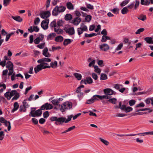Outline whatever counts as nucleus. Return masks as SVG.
<instances>
[{"label": "nucleus", "mask_w": 153, "mask_h": 153, "mask_svg": "<svg viewBox=\"0 0 153 153\" xmlns=\"http://www.w3.org/2000/svg\"><path fill=\"white\" fill-rule=\"evenodd\" d=\"M121 13L123 14H127L129 11L128 7H124L121 10Z\"/></svg>", "instance_id": "obj_31"}, {"label": "nucleus", "mask_w": 153, "mask_h": 153, "mask_svg": "<svg viewBox=\"0 0 153 153\" xmlns=\"http://www.w3.org/2000/svg\"><path fill=\"white\" fill-rule=\"evenodd\" d=\"M85 5L88 9H90V10H93L94 8V6L91 5L90 4H88L87 2L85 3Z\"/></svg>", "instance_id": "obj_40"}, {"label": "nucleus", "mask_w": 153, "mask_h": 153, "mask_svg": "<svg viewBox=\"0 0 153 153\" xmlns=\"http://www.w3.org/2000/svg\"><path fill=\"white\" fill-rule=\"evenodd\" d=\"M94 102L93 100V97H92L91 99L87 100L86 103L88 104H91L94 103Z\"/></svg>", "instance_id": "obj_62"}, {"label": "nucleus", "mask_w": 153, "mask_h": 153, "mask_svg": "<svg viewBox=\"0 0 153 153\" xmlns=\"http://www.w3.org/2000/svg\"><path fill=\"white\" fill-rule=\"evenodd\" d=\"M19 107V105L17 102H15L13 104V108L11 111V113H13L18 110Z\"/></svg>", "instance_id": "obj_17"}, {"label": "nucleus", "mask_w": 153, "mask_h": 153, "mask_svg": "<svg viewBox=\"0 0 153 153\" xmlns=\"http://www.w3.org/2000/svg\"><path fill=\"white\" fill-rule=\"evenodd\" d=\"M56 25V21L55 20H54L50 24V26L51 28L52 29L53 27H55Z\"/></svg>", "instance_id": "obj_41"}, {"label": "nucleus", "mask_w": 153, "mask_h": 153, "mask_svg": "<svg viewBox=\"0 0 153 153\" xmlns=\"http://www.w3.org/2000/svg\"><path fill=\"white\" fill-rule=\"evenodd\" d=\"M141 4L142 5H148L150 4V0H141Z\"/></svg>", "instance_id": "obj_28"}, {"label": "nucleus", "mask_w": 153, "mask_h": 153, "mask_svg": "<svg viewBox=\"0 0 153 153\" xmlns=\"http://www.w3.org/2000/svg\"><path fill=\"white\" fill-rule=\"evenodd\" d=\"M49 115V112L48 111H45L43 113V116L44 118H47Z\"/></svg>", "instance_id": "obj_53"}, {"label": "nucleus", "mask_w": 153, "mask_h": 153, "mask_svg": "<svg viewBox=\"0 0 153 153\" xmlns=\"http://www.w3.org/2000/svg\"><path fill=\"white\" fill-rule=\"evenodd\" d=\"M144 40L146 42L149 44H153V40L152 38L151 37H146L145 38Z\"/></svg>", "instance_id": "obj_21"}, {"label": "nucleus", "mask_w": 153, "mask_h": 153, "mask_svg": "<svg viewBox=\"0 0 153 153\" xmlns=\"http://www.w3.org/2000/svg\"><path fill=\"white\" fill-rule=\"evenodd\" d=\"M19 97V93L17 92L16 94L13 97L12 99V100H17Z\"/></svg>", "instance_id": "obj_49"}, {"label": "nucleus", "mask_w": 153, "mask_h": 153, "mask_svg": "<svg viewBox=\"0 0 153 153\" xmlns=\"http://www.w3.org/2000/svg\"><path fill=\"white\" fill-rule=\"evenodd\" d=\"M29 42L30 44L33 43V35H31L29 37Z\"/></svg>", "instance_id": "obj_54"}, {"label": "nucleus", "mask_w": 153, "mask_h": 153, "mask_svg": "<svg viewBox=\"0 0 153 153\" xmlns=\"http://www.w3.org/2000/svg\"><path fill=\"white\" fill-rule=\"evenodd\" d=\"M37 62L39 63H40V64H45L46 65L48 64L47 63L44 62L43 58H42V59H41L38 60L37 61Z\"/></svg>", "instance_id": "obj_60"}, {"label": "nucleus", "mask_w": 153, "mask_h": 153, "mask_svg": "<svg viewBox=\"0 0 153 153\" xmlns=\"http://www.w3.org/2000/svg\"><path fill=\"white\" fill-rule=\"evenodd\" d=\"M111 11H112L114 13L117 14L118 13L119 9L117 8H115L112 10H111Z\"/></svg>", "instance_id": "obj_59"}, {"label": "nucleus", "mask_w": 153, "mask_h": 153, "mask_svg": "<svg viewBox=\"0 0 153 153\" xmlns=\"http://www.w3.org/2000/svg\"><path fill=\"white\" fill-rule=\"evenodd\" d=\"M51 102L52 104L55 105H57L59 104V102L57 99L53 100Z\"/></svg>", "instance_id": "obj_47"}, {"label": "nucleus", "mask_w": 153, "mask_h": 153, "mask_svg": "<svg viewBox=\"0 0 153 153\" xmlns=\"http://www.w3.org/2000/svg\"><path fill=\"white\" fill-rule=\"evenodd\" d=\"M73 75L78 80H80L81 79L82 76L81 74L77 73H74Z\"/></svg>", "instance_id": "obj_25"}, {"label": "nucleus", "mask_w": 153, "mask_h": 153, "mask_svg": "<svg viewBox=\"0 0 153 153\" xmlns=\"http://www.w3.org/2000/svg\"><path fill=\"white\" fill-rule=\"evenodd\" d=\"M67 8L69 10H73L74 9V6L70 2H68L66 4Z\"/></svg>", "instance_id": "obj_19"}, {"label": "nucleus", "mask_w": 153, "mask_h": 153, "mask_svg": "<svg viewBox=\"0 0 153 153\" xmlns=\"http://www.w3.org/2000/svg\"><path fill=\"white\" fill-rule=\"evenodd\" d=\"M136 102L135 100H131L128 102L129 105L131 106H132L135 104Z\"/></svg>", "instance_id": "obj_55"}, {"label": "nucleus", "mask_w": 153, "mask_h": 153, "mask_svg": "<svg viewBox=\"0 0 153 153\" xmlns=\"http://www.w3.org/2000/svg\"><path fill=\"white\" fill-rule=\"evenodd\" d=\"M92 16L90 15L86 16L85 18V20L86 22H89L91 20Z\"/></svg>", "instance_id": "obj_37"}, {"label": "nucleus", "mask_w": 153, "mask_h": 153, "mask_svg": "<svg viewBox=\"0 0 153 153\" xmlns=\"http://www.w3.org/2000/svg\"><path fill=\"white\" fill-rule=\"evenodd\" d=\"M130 0H125L123 1L120 4V6L121 7H123L126 5L127 4H128Z\"/></svg>", "instance_id": "obj_35"}, {"label": "nucleus", "mask_w": 153, "mask_h": 153, "mask_svg": "<svg viewBox=\"0 0 153 153\" xmlns=\"http://www.w3.org/2000/svg\"><path fill=\"white\" fill-rule=\"evenodd\" d=\"M48 48L47 47L45 48L42 51V54L46 57H50L51 56V55L48 52Z\"/></svg>", "instance_id": "obj_15"}, {"label": "nucleus", "mask_w": 153, "mask_h": 153, "mask_svg": "<svg viewBox=\"0 0 153 153\" xmlns=\"http://www.w3.org/2000/svg\"><path fill=\"white\" fill-rule=\"evenodd\" d=\"M107 75L105 74L102 73L101 74L100 79L104 80L107 79Z\"/></svg>", "instance_id": "obj_39"}, {"label": "nucleus", "mask_w": 153, "mask_h": 153, "mask_svg": "<svg viewBox=\"0 0 153 153\" xmlns=\"http://www.w3.org/2000/svg\"><path fill=\"white\" fill-rule=\"evenodd\" d=\"M72 41L73 40H71L69 39H65L63 43V45L65 46H66L70 44Z\"/></svg>", "instance_id": "obj_22"}, {"label": "nucleus", "mask_w": 153, "mask_h": 153, "mask_svg": "<svg viewBox=\"0 0 153 153\" xmlns=\"http://www.w3.org/2000/svg\"><path fill=\"white\" fill-rule=\"evenodd\" d=\"M123 86L122 85L119 84H115L114 85V88L116 89L119 90L120 89V87H122Z\"/></svg>", "instance_id": "obj_56"}, {"label": "nucleus", "mask_w": 153, "mask_h": 153, "mask_svg": "<svg viewBox=\"0 0 153 153\" xmlns=\"http://www.w3.org/2000/svg\"><path fill=\"white\" fill-rule=\"evenodd\" d=\"M63 38L61 36H59L56 37L55 40L57 42H61L63 41Z\"/></svg>", "instance_id": "obj_24"}, {"label": "nucleus", "mask_w": 153, "mask_h": 153, "mask_svg": "<svg viewBox=\"0 0 153 153\" xmlns=\"http://www.w3.org/2000/svg\"><path fill=\"white\" fill-rule=\"evenodd\" d=\"M153 135V131H149L138 133L137 134H131V136H134L136 135L145 136L146 135Z\"/></svg>", "instance_id": "obj_10"}, {"label": "nucleus", "mask_w": 153, "mask_h": 153, "mask_svg": "<svg viewBox=\"0 0 153 153\" xmlns=\"http://www.w3.org/2000/svg\"><path fill=\"white\" fill-rule=\"evenodd\" d=\"M72 18V15L70 14H67L66 15L65 19L66 20H70Z\"/></svg>", "instance_id": "obj_34"}, {"label": "nucleus", "mask_w": 153, "mask_h": 153, "mask_svg": "<svg viewBox=\"0 0 153 153\" xmlns=\"http://www.w3.org/2000/svg\"><path fill=\"white\" fill-rule=\"evenodd\" d=\"M73 21L74 25H77L81 22V19L79 17H76L74 19Z\"/></svg>", "instance_id": "obj_16"}, {"label": "nucleus", "mask_w": 153, "mask_h": 153, "mask_svg": "<svg viewBox=\"0 0 153 153\" xmlns=\"http://www.w3.org/2000/svg\"><path fill=\"white\" fill-rule=\"evenodd\" d=\"M135 2L133 1L132 3H131L127 7L129 9H131L134 8V10H136L139 7L140 1L138 0H135Z\"/></svg>", "instance_id": "obj_4"}, {"label": "nucleus", "mask_w": 153, "mask_h": 153, "mask_svg": "<svg viewBox=\"0 0 153 153\" xmlns=\"http://www.w3.org/2000/svg\"><path fill=\"white\" fill-rule=\"evenodd\" d=\"M92 97L93 100L95 102L97 101L98 100H99V99L100 100H102L103 99H104V98H105L106 97L104 96H101L96 94L94 95Z\"/></svg>", "instance_id": "obj_12"}, {"label": "nucleus", "mask_w": 153, "mask_h": 153, "mask_svg": "<svg viewBox=\"0 0 153 153\" xmlns=\"http://www.w3.org/2000/svg\"><path fill=\"white\" fill-rule=\"evenodd\" d=\"M85 80L86 84H90L93 82V80L90 76H88L86 77L85 78Z\"/></svg>", "instance_id": "obj_26"}, {"label": "nucleus", "mask_w": 153, "mask_h": 153, "mask_svg": "<svg viewBox=\"0 0 153 153\" xmlns=\"http://www.w3.org/2000/svg\"><path fill=\"white\" fill-rule=\"evenodd\" d=\"M17 91L15 90H13L10 93V98L8 99V100H10L11 97L14 95L16 94L17 93Z\"/></svg>", "instance_id": "obj_29"}, {"label": "nucleus", "mask_w": 153, "mask_h": 153, "mask_svg": "<svg viewBox=\"0 0 153 153\" xmlns=\"http://www.w3.org/2000/svg\"><path fill=\"white\" fill-rule=\"evenodd\" d=\"M40 19L39 17H37L36 19H35L34 22V24L36 25H37L39 22H40Z\"/></svg>", "instance_id": "obj_61"}, {"label": "nucleus", "mask_w": 153, "mask_h": 153, "mask_svg": "<svg viewBox=\"0 0 153 153\" xmlns=\"http://www.w3.org/2000/svg\"><path fill=\"white\" fill-rule=\"evenodd\" d=\"M93 66L95 72L99 74L100 73L101 71L100 69L99 68L98 66L97 65H94Z\"/></svg>", "instance_id": "obj_38"}, {"label": "nucleus", "mask_w": 153, "mask_h": 153, "mask_svg": "<svg viewBox=\"0 0 153 153\" xmlns=\"http://www.w3.org/2000/svg\"><path fill=\"white\" fill-rule=\"evenodd\" d=\"M26 108L23 105H20L19 107V111L20 112L23 111L25 112L26 111Z\"/></svg>", "instance_id": "obj_46"}, {"label": "nucleus", "mask_w": 153, "mask_h": 153, "mask_svg": "<svg viewBox=\"0 0 153 153\" xmlns=\"http://www.w3.org/2000/svg\"><path fill=\"white\" fill-rule=\"evenodd\" d=\"M133 110V108L129 106L126 107L124 111L126 113L129 112Z\"/></svg>", "instance_id": "obj_45"}, {"label": "nucleus", "mask_w": 153, "mask_h": 153, "mask_svg": "<svg viewBox=\"0 0 153 153\" xmlns=\"http://www.w3.org/2000/svg\"><path fill=\"white\" fill-rule=\"evenodd\" d=\"M49 19L47 18L46 20H43L41 23V27L44 30L47 29L48 28V24L49 23Z\"/></svg>", "instance_id": "obj_5"}, {"label": "nucleus", "mask_w": 153, "mask_h": 153, "mask_svg": "<svg viewBox=\"0 0 153 153\" xmlns=\"http://www.w3.org/2000/svg\"><path fill=\"white\" fill-rule=\"evenodd\" d=\"M92 77L95 80H97L98 78V76L97 75L94 73H92Z\"/></svg>", "instance_id": "obj_63"}, {"label": "nucleus", "mask_w": 153, "mask_h": 153, "mask_svg": "<svg viewBox=\"0 0 153 153\" xmlns=\"http://www.w3.org/2000/svg\"><path fill=\"white\" fill-rule=\"evenodd\" d=\"M144 30V28H140L138 29L136 32L135 34H140L141 32H143Z\"/></svg>", "instance_id": "obj_58"}, {"label": "nucleus", "mask_w": 153, "mask_h": 153, "mask_svg": "<svg viewBox=\"0 0 153 153\" xmlns=\"http://www.w3.org/2000/svg\"><path fill=\"white\" fill-rule=\"evenodd\" d=\"M58 117L56 116H52L50 118V119L52 122L56 121V122Z\"/></svg>", "instance_id": "obj_51"}, {"label": "nucleus", "mask_w": 153, "mask_h": 153, "mask_svg": "<svg viewBox=\"0 0 153 153\" xmlns=\"http://www.w3.org/2000/svg\"><path fill=\"white\" fill-rule=\"evenodd\" d=\"M45 105L46 107V109L47 110L51 109L53 107L52 105L51 104L48 103H45Z\"/></svg>", "instance_id": "obj_33"}, {"label": "nucleus", "mask_w": 153, "mask_h": 153, "mask_svg": "<svg viewBox=\"0 0 153 153\" xmlns=\"http://www.w3.org/2000/svg\"><path fill=\"white\" fill-rule=\"evenodd\" d=\"M99 140L101 142H102L106 146H108V145L109 143L108 141L101 138H99Z\"/></svg>", "instance_id": "obj_43"}, {"label": "nucleus", "mask_w": 153, "mask_h": 153, "mask_svg": "<svg viewBox=\"0 0 153 153\" xmlns=\"http://www.w3.org/2000/svg\"><path fill=\"white\" fill-rule=\"evenodd\" d=\"M39 37H37L34 40V42L36 44H39L40 42L42 41L44 38V36L42 34L39 33Z\"/></svg>", "instance_id": "obj_7"}, {"label": "nucleus", "mask_w": 153, "mask_h": 153, "mask_svg": "<svg viewBox=\"0 0 153 153\" xmlns=\"http://www.w3.org/2000/svg\"><path fill=\"white\" fill-rule=\"evenodd\" d=\"M103 92L105 95H104L106 97L104 99H108L111 98V95H115L116 94V92L114 91L113 90L110 88H106L103 90Z\"/></svg>", "instance_id": "obj_3"}, {"label": "nucleus", "mask_w": 153, "mask_h": 153, "mask_svg": "<svg viewBox=\"0 0 153 153\" xmlns=\"http://www.w3.org/2000/svg\"><path fill=\"white\" fill-rule=\"evenodd\" d=\"M97 34L95 33H93L90 34H88L87 33H85V36L86 37H91L94 36H96Z\"/></svg>", "instance_id": "obj_36"}, {"label": "nucleus", "mask_w": 153, "mask_h": 153, "mask_svg": "<svg viewBox=\"0 0 153 153\" xmlns=\"http://www.w3.org/2000/svg\"><path fill=\"white\" fill-rule=\"evenodd\" d=\"M11 1V0H3V4L5 7L8 5Z\"/></svg>", "instance_id": "obj_44"}, {"label": "nucleus", "mask_w": 153, "mask_h": 153, "mask_svg": "<svg viewBox=\"0 0 153 153\" xmlns=\"http://www.w3.org/2000/svg\"><path fill=\"white\" fill-rule=\"evenodd\" d=\"M50 65L51 66H51V67L52 68H55L57 66V62L56 61H55L53 62H51L50 64Z\"/></svg>", "instance_id": "obj_42"}, {"label": "nucleus", "mask_w": 153, "mask_h": 153, "mask_svg": "<svg viewBox=\"0 0 153 153\" xmlns=\"http://www.w3.org/2000/svg\"><path fill=\"white\" fill-rule=\"evenodd\" d=\"M13 64L10 61H8L7 62L6 67L8 69H9L12 67H13Z\"/></svg>", "instance_id": "obj_30"}, {"label": "nucleus", "mask_w": 153, "mask_h": 153, "mask_svg": "<svg viewBox=\"0 0 153 153\" xmlns=\"http://www.w3.org/2000/svg\"><path fill=\"white\" fill-rule=\"evenodd\" d=\"M12 17L15 20L19 22H21L23 20V19L19 16H12Z\"/></svg>", "instance_id": "obj_20"}, {"label": "nucleus", "mask_w": 153, "mask_h": 153, "mask_svg": "<svg viewBox=\"0 0 153 153\" xmlns=\"http://www.w3.org/2000/svg\"><path fill=\"white\" fill-rule=\"evenodd\" d=\"M65 120L66 118L65 117H58L57 122L55 123V124L56 125H62L64 122L65 123Z\"/></svg>", "instance_id": "obj_9"}, {"label": "nucleus", "mask_w": 153, "mask_h": 153, "mask_svg": "<svg viewBox=\"0 0 153 153\" xmlns=\"http://www.w3.org/2000/svg\"><path fill=\"white\" fill-rule=\"evenodd\" d=\"M72 104L71 102L67 101L63 103L61 105H59V109L62 112L65 110L70 109L72 107Z\"/></svg>", "instance_id": "obj_1"}, {"label": "nucleus", "mask_w": 153, "mask_h": 153, "mask_svg": "<svg viewBox=\"0 0 153 153\" xmlns=\"http://www.w3.org/2000/svg\"><path fill=\"white\" fill-rule=\"evenodd\" d=\"M35 72L36 74H37L39 71L42 70L40 64L38 65L36 67L34 68Z\"/></svg>", "instance_id": "obj_23"}, {"label": "nucleus", "mask_w": 153, "mask_h": 153, "mask_svg": "<svg viewBox=\"0 0 153 153\" xmlns=\"http://www.w3.org/2000/svg\"><path fill=\"white\" fill-rule=\"evenodd\" d=\"M100 49L102 51H106L109 49L108 45L106 44H103L99 46Z\"/></svg>", "instance_id": "obj_11"}, {"label": "nucleus", "mask_w": 153, "mask_h": 153, "mask_svg": "<svg viewBox=\"0 0 153 153\" xmlns=\"http://www.w3.org/2000/svg\"><path fill=\"white\" fill-rule=\"evenodd\" d=\"M56 35L55 33H50L47 36V40H49L50 39H52Z\"/></svg>", "instance_id": "obj_32"}, {"label": "nucleus", "mask_w": 153, "mask_h": 153, "mask_svg": "<svg viewBox=\"0 0 153 153\" xmlns=\"http://www.w3.org/2000/svg\"><path fill=\"white\" fill-rule=\"evenodd\" d=\"M41 65V67L42 68V69H45L46 68H51V66H50L49 65L47 66L45 64H40Z\"/></svg>", "instance_id": "obj_57"}, {"label": "nucleus", "mask_w": 153, "mask_h": 153, "mask_svg": "<svg viewBox=\"0 0 153 153\" xmlns=\"http://www.w3.org/2000/svg\"><path fill=\"white\" fill-rule=\"evenodd\" d=\"M42 113V111L40 109H39L36 110L33 114H32L31 116L33 117H39L41 115Z\"/></svg>", "instance_id": "obj_14"}, {"label": "nucleus", "mask_w": 153, "mask_h": 153, "mask_svg": "<svg viewBox=\"0 0 153 153\" xmlns=\"http://www.w3.org/2000/svg\"><path fill=\"white\" fill-rule=\"evenodd\" d=\"M123 46V44L122 43L120 44L117 47L115 50V52L117 51L120 50Z\"/></svg>", "instance_id": "obj_50"}, {"label": "nucleus", "mask_w": 153, "mask_h": 153, "mask_svg": "<svg viewBox=\"0 0 153 153\" xmlns=\"http://www.w3.org/2000/svg\"><path fill=\"white\" fill-rule=\"evenodd\" d=\"M64 30L69 35H72L75 33V30L73 27L65 28Z\"/></svg>", "instance_id": "obj_8"}, {"label": "nucleus", "mask_w": 153, "mask_h": 153, "mask_svg": "<svg viewBox=\"0 0 153 153\" xmlns=\"http://www.w3.org/2000/svg\"><path fill=\"white\" fill-rule=\"evenodd\" d=\"M39 15L41 18L43 19H45V18H48L50 16L51 13L49 11L47 10L43 12L42 13H40Z\"/></svg>", "instance_id": "obj_6"}, {"label": "nucleus", "mask_w": 153, "mask_h": 153, "mask_svg": "<svg viewBox=\"0 0 153 153\" xmlns=\"http://www.w3.org/2000/svg\"><path fill=\"white\" fill-rule=\"evenodd\" d=\"M31 121L32 123L35 125H36L38 124V121L35 118H32L31 119Z\"/></svg>", "instance_id": "obj_64"}, {"label": "nucleus", "mask_w": 153, "mask_h": 153, "mask_svg": "<svg viewBox=\"0 0 153 153\" xmlns=\"http://www.w3.org/2000/svg\"><path fill=\"white\" fill-rule=\"evenodd\" d=\"M39 30V29L37 26H30L29 28L28 29V31L30 33H32L33 31L35 32H38Z\"/></svg>", "instance_id": "obj_13"}, {"label": "nucleus", "mask_w": 153, "mask_h": 153, "mask_svg": "<svg viewBox=\"0 0 153 153\" xmlns=\"http://www.w3.org/2000/svg\"><path fill=\"white\" fill-rule=\"evenodd\" d=\"M107 102H109L115 104L116 103V102L117 101V99L115 98H111L108 99Z\"/></svg>", "instance_id": "obj_27"}, {"label": "nucleus", "mask_w": 153, "mask_h": 153, "mask_svg": "<svg viewBox=\"0 0 153 153\" xmlns=\"http://www.w3.org/2000/svg\"><path fill=\"white\" fill-rule=\"evenodd\" d=\"M73 117V115H71L68 116V118L66 119L65 120V123H67L68 122L71 121V118Z\"/></svg>", "instance_id": "obj_52"}, {"label": "nucleus", "mask_w": 153, "mask_h": 153, "mask_svg": "<svg viewBox=\"0 0 153 153\" xmlns=\"http://www.w3.org/2000/svg\"><path fill=\"white\" fill-rule=\"evenodd\" d=\"M126 107V105H121V102H119V106H116V108H120L122 110L124 111Z\"/></svg>", "instance_id": "obj_18"}, {"label": "nucleus", "mask_w": 153, "mask_h": 153, "mask_svg": "<svg viewBox=\"0 0 153 153\" xmlns=\"http://www.w3.org/2000/svg\"><path fill=\"white\" fill-rule=\"evenodd\" d=\"M66 9V7L64 6H56L52 10V15L53 16H56L60 13L64 12L65 10Z\"/></svg>", "instance_id": "obj_2"}, {"label": "nucleus", "mask_w": 153, "mask_h": 153, "mask_svg": "<svg viewBox=\"0 0 153 153\" xmlns=\"http://www.w3.org/2000/svg\"><path fill=\"white\" fill-rule=\"evenodd\" d=\"M138 19L141 20L143 21H144L146 19V16L145 15H140L138 18Z\"/></svg>", "instance_id": "obj_48"}]
</instances>
